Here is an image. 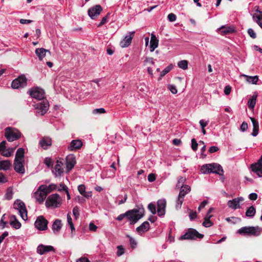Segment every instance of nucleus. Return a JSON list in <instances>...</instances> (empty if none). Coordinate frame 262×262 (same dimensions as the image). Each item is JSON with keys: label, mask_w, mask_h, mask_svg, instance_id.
I'll use <instances>...</instances> for the list:
<instances>
[{"label": "nucleus", "mask_w": 262, "mask_h": 262, "mask_svg": "<svg viewBox=\"0 0 262 262\" xmlns=\"http://www.w3.org/2000/svg\"><path fill=\"white\" fill-rule=\"evenodd\" d=\"M76 163L75 156L73 154H70L67 156L66 164L67 172H69L73 168Z\"/></svg>", "instance_id": "nucleus-13"}, {"label": "nucleus", "mask_w": 262, "mask_h": 262, "mask_svg": "<svg viewBox=\"0 0 262 262\" xmlns=\"http://www.w3.org/2000/svg\"><path fill=\"white\" fill-rule=\"evenodd\" d=\"M253 125V132L251 135L253 137H256L258 134L259 130V124L258 122L254 118H250Z\"/></svg>", "instance_id": "nucleus-30"}, {"label": "nucleus", "mask_w": 262, "mask_h": 262, "mask_svg": "<svg viewBox=\"0 0 262 262\" xmlns=\"http://www.w3.org/2000/svg\"><path fill=\"white\" fill-rule=\"evenodd\" d=\"M168 89L170 91V92L173 94H176L177 93L178 91L175 85L171 84L168 85Z\"/></svg>", "instance_id": "nucleus-57"}, {"label": "nucleus", "mask_w": 262, "mask_h": 262, "mask_svg": "<svg viewBox=\"0 0 262 262\" xmlns=\"http://www.w3.org/2000/svg\"><path fill=\"white\" fill-rule=\"evenodd\" d=\"M178 66L183 70H186L188 68V61L186 60H181L178 63Z\"/></svg>", "instance_id": "nucleus-42"}, {"label": "nucleus", "mask_w": 262, "mask_h": 262, "mask_svg": "<svg viewBox=\"0 0 262 262\" xmlns=\"http://www.w3.org/2000/svg\"><path fill=\"white\" fill-rule=\"evenodd\" d=\"M28 93L29 95L33 98L41 100L45 98V92L39 88H34L30 89Z\"/></svg>", "instance_id": "nucleus-10"}, {"label": "nucleus", "mask_w": 262, "mask_h": 262, "mask_svg": "<svg viewBox=\"0 0 262 262\" xmlns=\"http://www.w3.org/2000/svg\"><path fill=\"white\" fill-rule=\"evenodd\" d=\"M105 112L104 108H96L92 111V113L94 115L104 114Z\"/></svg>", "instance_id": "nucleus-48"}, {"label": "nucleus", "mask_w": 262, "mask_h": 262, "mask_svg": "<svg viewBox=\"0 0 262 262\" xmlns=\"http://www.w3.org/2000/svg\"><path fill=\"white\" fill-rule=\"evenodd\" d=\"M145 64L147 63L150 64L151 65H154L155 62L154 61V59L152 57H145V60L144 61Z\"/></svg>", "instance_id": "nucleus-55"}, {"label": "nucleus", "mask_w": 262, "mask_h": 262, "mask_svg": "<svg viewBox=\"0 0 262 262\" xmlns=\"http://www.w3.org/2000/svg\"><path fill=\"white\" fill-rule=\"evenodd\" d=\"M78 190L79 193L83 195V194H84L86 192L85 185L83 184L79 185L78 186Z\"/></svg>", "instance_id": "nucleus-53"}, {"label": "nucleus", "mask_w": 262, "mask_h": 262, "mask_svg": "<svg viewBox=\"0 0 262 262\" xmlns=\"http://www.w3.org/2000/svg\"><path fill=\"white\" fill-rule=\"evenodd\" d=\"M62 203V199L57 193L49 195L46 201V206L47 208H56L59 207Z\"/></svg>", "instance_id": "nucleus-3"}, {"label": "nucleus", "mask_w": 262, "mask_h": 262, "mask_svg": "<svg viewBox=\"0 0 262 262\" xmlns=\"http://www.w3.org/2000/svg\"><path fill=\"white\" fill-rule=\"evenodd\" d=\"M258 80V77L257 76H248L247 81L252 84H256Z\"/></svg>", "instance_id": "nucleus-45"}, {"label": "nucleus", "mask_w": 262, "mask_h": 262, "mask_svg": "<svg viewBox=\"0 0 262 262\" xmlns=\"http://www.w3.org/2000/svg\"><path fill=\"white\" fill-rule=\"evenodd\" d=\"M63 163L61 161H57L52 171L56 177L60 176L63 173Z\"/></svg>", "instance_id": "nucleus-19"}, {"label": "nucleus", "mask_w": 262, "mask_h": 262, "mask_svg": "<svg viewBox=\"0 0 262 262\" xmlns=\"http://www.w3.org/2000/svg\"><path fill=\"white\" fill-rule=\"evenodd\" d=\"M251 168L253 172H255L258 177H262V156L257 162L251 165Z\"/></svg>", "instance_id": "nucleus-15"}, {"label": "nucleus", "mask_w": 262, "mask_h": 262, "mask_svg": "<svg viewBox=\"0 0 262 262\" xmlns=\"http://www.w3.org/2000/svg\"><path fill=\"white\" fill-rule=\"evenodd\" d=\"M243 199L242 198H235L232 200H229L228 201L227 205L228 207L233 209H236L237 208H239V202L241 201H243Z\"/></svg>", "instance_id": "nucleus-22"}, {"label": "nucleus", "mask_w": 262, "mask_h": 262, "mask_svg": "<svg viewBox=\"0 0 262 262\" xmlns=\"http://www.w3.org/2000/svg\"><path fill=\"white\" fill-rule=\"evenodd\" d=\"M54 247L52 246H45L40 244L37 247V253L40 255H43L50 251H54Z\"/></svg>", "instance_id": "nucleus-20"}, {"label": "nucleus", "mask_w": 262, "mask_h": 262, "mask_svg": "<svg viewBox=\"0 0 262 262\" xmlns=\"http://www.w3.org/2000/svg\"><path fill=\"white\" fill-rule=\"evenodd\" d=\"M184 197L180 195H178V197L177 199L176 202V209L178 210L181 208L182 205L184 202Z\"/></svg>", "instance_id": "nucleus-36"}, {"label": "nucleus", "mask_w": 262, "mask_h": 262, "mask_svg": "<svg viewBox=\"0 0 262 262\" xmlns=\"http://www.w3.org/2000/svg\"><path fill=\"white\" fill-rule=\"evenodd\" d=\"M24 161V160H14V169L16 172L21 174L25 173Z\"/></svg>", "instance_id": "nucleus-16"}, {"label": "nucleus", "mask_w": 262, "mask_h": 262, "mask_svg": "<svg viewBox=\"0 0 262 262\" xmlns=\"http://www.w3.org/2000/svg\"><path fill=\"white\" fill-rule=\"evenodd\" d=\"M249 198L251 200L255 201L257 198V194L256 193H251L249 194Z\"/></svg>", "instance_id": "nucleus-63"}, {"label": "nucleus", "mask_w": 262, "mask_h": 262, "mask_svg": "<svg viewBox=\"0 0 262 262\" xmlns=\"http://www.w3.org/2000/svg\"><path fill=\"white\" fill-rule=\"evenodd\" d=\"M248 128V124L245 122H243L241 126V130L243 132H245Z\"/></svg>", "instance_id": "nucleus-60"}, {"label": "nucleus", "mask_w": 262, "mask_h": 262, "mask_svg": "<svg viewBox=\"0 0 262 262\" xmlns=\"http://www.w3.org/2000/svg\"><path fill=\"white\" fill-rule=\"evenodd\" d=\"M62 227L61 222L59 219H56L52 225V229L54 234H57L60 231Z\"/></svg>", "instance_id": "nucleus-26"}, {"label": "nucleus", "mask_w": 262, "mask_h": 262, "mask_svg": "<svg viewBox=\"0 0 262 262\" xmlns=\"http://www.w3.org/2000/svg\"><path fill=\"white\" fill-rule=\"evenodd\" d=\"M48 221L45 217L40 215L36 218L34 226L36 229L40 231H45L48 229Z\"/></svg>", "instance_id": "nucleus-8"}, {"label": "nucleus", "mask_w": 262, "mask_h": 262, "mask_svg": "<svg viewBox=\"0 0 262 262\" xmlns=\"http://www.w3.org/2000/svg\"><path fill=\"white\" fill-rule=\"evenodd\" d=\"M253 19L257 23V24L262 28V14L253 15Z\"/></svg>", "instance_id": "nucleus-40"}, {"label": "nucleus", "mask_w": 262, "mask_h": 262, "mask_svg": "<svg viewBox=\"0 0 262 262\" xmlns=\"http://www.w3.org/2000/svg\"><path fill=\"white\" fill-rule=\"evenodd\" d=\"M102 11V8L100 5H96L91 7L88 11V15L92 19L96 18Z\"/></svg>", "instance_id": "nucleus-12"}, {"label": "nucleus", "mask_w": 262, "mask_h": 262, "mask_svg": "<svg viewBox=\"0 0 262 262\" xmlns=\"http://www.w3.org/2000/svg\"><path fill=\"white\" fill-rule=\"evenodd\" d=\"M186 181V179L185 177H179L178 178V182L176 185V187L177 188H179L181 186H185V185L184 184V183H185Z\"/></svg>", "instance_id": "nucleus-38"}, {"label": "nucleus", "mask_w": 262, "mask_h": 262, "mask_svg": "<svg viewBox=\"0 0 262 262\" xmlns=\"http://www.w3.org/2000/svg\"><path fill=\"white\" fill-rule=\"evenodd\" d=\"M15 148H6L2 152L1 155L6 157H10L13 155Z\"/></svg>", "instance_id": "nucleus-37"}, {"label": "nucleus", "mask_w": 262, "mask_h": 262, "mask_svg": "<svg viewBox=\"0 0 262 262\" xmlns=\"http://www.w3.org/2000/svg\"><path fill=\"white\" fill-rule=\"evenodd\" d=\"M159 40L154 34H151V38L150 41V51L153 52L158 46Z\"/></svg>", "instance_id": "nucleus-29"}, {"label": "nucleus", "mask_w": 262, "mask_h": 262, "mask_svg": "<svg viewBox=\"0 0 262 262\" xmlns=\"http://www.w3.org/2000/svg\"><path fill=\"white\" fill-rule=\"evenodd\" d=\"M201 171L204 174L213 173L220 175H223L224 172L222 167L217 163L203 165L201 167Z\"/></svg>", "instance_id": "nucleus-2"}, {"label": "nucleus", "mask_w": 262, "mask_h": 262, "mask_svg": "<svg viewBox=\"0 0 262 262\" xmlns=\"http://www.w3.org/2000/svg\"><path fill=\"white\" fill-rule=\"evenodd\" d=\"M177 16L173 13H170L168 15V19L169 21L173 22L176 20Z\"/></svg>", "instance_id": "nucleus-58"}, {"label": "nucleus", "mask_w": 262, "mask_h": 262, "mask_svg": "<svg viewBox=\"0 0 262 262\" xmlns=\"http://www.w3.org/2000/svg\"><path fill=\"white\" fill-rule=\"evenodd\" d=\"M14 209L18 210L19 214L23 220H28L27 210L25 203L20 200H16L13 204Z\"/></svg>", "instance_id": "nucleus-6"}, {"label": "nucleus", "mask_w": 262, "mask_h": 262, "mask_svg": "<svg viewBox=\"0 0 262 262\" xmlns=\"http://www.w3.org/2000/svg\"><path fill=\"white\" fill-rule=\"evenodd\" d=\"M47 193L45 190L40 189V186L38 190L34 193V197L39 203H42L46 198Z\"/></svg>", "instance_id": "nucleus-17"}, {"label": "nucleus", "mask_w": 262, "mask_h": 262, "mask_svg": "<svg viewBox=\"0 0 262 262\" xmlns=\"http://www.w3.org/2000/svg\"><path fill=\"white\" fill-rule=\"evenodd\" d=\"M127 237L129 238V244L132 249H135L137 245V243L136 240L129 235H127Z\"/></svg>", "instance_id": "nucleus-46"}, {"label": "nucleus", "mask_w": 262, "mask_h": 262, "mask_svg": "<svg viewBox=\"0 0 262 262\" xmlns=\"http://www.w3.org/2000/svg\"><path fill=\"white\" fill-rule=\"evenodd\" d=\"M68 188V187L63 183L59 184V185H57V188H56V190H57L58 191H65L67 190V189Z\"/></svg>", "instance_id": "nucleus-50"}, {"label": "nucleus", "mask_w": 262, "mask_h": 262, "mask_svg": "<svg viewBox=\"0 0 262 262\" xmlns=\"http://www.w3.org/2000/svg\"><path fill=\"white\" fill-rule=\"evenodd\" d=\"M248 33L249 35V36L253 39H254L256 37V34L252 28H249L248 30Z\"/></svg>", "instance_id": "nucleus-56"}, {"label": "nucleus", "mask_w": 262, "mask_h": 262, "mask_svg": "<svg viewBox=\"0 0 262 262\" xmlns=\"http://www.w3.org/2000/svg\"><path fill=\"white\" fill-rule=\"evenodd\" d=\"M173 68V66L172 64L168 65L166 67L161 73L160 74V79L165 76L166 74H167L169 72H170Z\"/></svg>", "instance_id": "nucleus-39"}, {"label": "nucleus", "mask_w": 262, "mask_h": 262, "mask_svg": "<svg viewBox=\"0 0 262 262\" xmlns=\"http://www.w3.org/2000/svg\"><path fill=\"white\" fill-rule=\"evenodd\" d=\"M149 229V224L147 221L144 222L140 226L136 228L137 232L140 235L147 232Z\"/></svg>", "instance_id": "nucleus-24"}, {"label": "nucleus", "mask_w": 262, "mask_h": 262, "mask_svg": "<svg viewBox=\"0 0 262 262\" xmlns=\"http://www.w3.org/2000/svg\"><path fill=\"white\" fill-rule=\"evenodd\" d=\"M47 52H48L50 54H51L49 50L44 48H37L35 50V53L40 60H42L45 57Z\"/></svg>", "instance_id": "nucleus-27"}, {"label": "nucleus", "mask_w": 262, "mask_h": 262, "mask_svg": "<svg viewBox=\"0 0 262 262\" xmlns=\"http://www.w3.org/2000/svg\"><path fill=\"white\" fill-rule=\"evenodd\" d=\"M27 84V79L24 75H21L12 81L11 86L13 89H17L23 88L25 87Z\"/></svg>", "instance_id": "nucleus-7"}, {"label": "nucleus", "mask_w": 262, "mask_h": 262, "mask_svg": "<svg viewBox=\"0 0 262 262\" xmlns=\"http://www.w3.org/2000/svg\"><path fill=\"white\" fill-rule=\"evenodd\" d=\"M10 224L14 228L18 229L20 228L21 224L17 220L16 217L14 215H12L10 216Z\"/></svg>", "instance_id": "nucleus-28"}, {"label": "nucleus", "mask_w": 262, "mask_h": 262, "mask_svg": "<svg viewBox=\"0 0 262 262\" xmlns=\"http://www.w3.org/2000/svg\"><path fill=\"white\" fill-rule=\"evenodd\" d=\"M135 34L134 31L129 32L128 35H126L123 40L120 42V46L122 48H126L128 47L132 42L133 36Z\"/></svg>", "instance_id": "nucleus-18"}, {"label": "nucleus", "mask_w": 262, "mask_h": 262, "mask_svg": "<svg viewBox=\"0 0 262 262\" xmlns=\"http://www.w3.org/2000/svg\"><path fill=\"white\" fill-rule=\"evenodd\" d=\"M256 211L255 208L251 206L248 208L246 212V215L249 217H252L254 216Z\"/></svg>", "instance_id": "nucleus-35"}, {"label": "nucleus", "mask_w": 262, "mask_h": 262, "mask_svg": "<svg viewBox=\"0 0 262 262\" xmlns=\"http://www.w3.org/2000/svg\"><path fill=\"white\" fill-rule=\"evenodd\" d=\"M57 188V184H51L48 186L45 185H41L40 189L45 190L47 194L54 190H56Z\"/></svg>", "instance_id": "nucleus-31"}, {"label": "nucleus", "mask_w": 262, "mask_h": 262, "mask_svg": "<svg viewBox=\"0 0 262 262\" xmlns=\"http://www.w3.org/2000/svg\"><path fill=\"white\" fill-rule=\"evenodd\" d=\"M147 178L148 181L152 182L156 180V176L154 173H150L149 174H148Z\"/></svg>", "instance_id": "nucleus-61"}, {"label": "nucleus", "mask_w": 262, "mask_h": 262, "mask_svg": "<svg viewBox=\"0 0 262 262\" xmlns=\"http://www.w3.org/2000/svg\"><path fill=\"white\" fill-rule=\"evenodd\" d=\"M117 255L118 256H121L124 253V248L121 245L118 246L117 247Z\"/></svg>", "instance_id": "nucleus-47"}, {"label": "nucleus", "mask_w": 262, "mask_h": 262, "mask_svg": "<svg viewBox=\"0 0 262 262\" xmlns=\"http://www.w3.org/2000/svg\"><path fill=\"white\" fill-rule=\"evenodd\" d=\"M40 146L44 149H48L52 145L51 139L49 137H44L39 141Z\"/></svg>", "instance_id": "nucleus-23"}, {"label": "nucleus", "mask_w": 262, "mask_h": 262, "mask_svg": "<svg viewBox=\"0 0 262 262\" xmlns=\"http://www.w3.org/2000/svg\"><path fill=\"white\" fill-rule=\"evenodd\" d=\"M258 232V228L254 227H243L237 231L239 234L249 235H257Z\"/></svg>", "instance_id": "nucleus-11"}, {"label": "nucleus", "mask_w": 262, "mask_h": 262, "mask_svg": "<svg viewBox=\"0 0 262 262\" xmlns=\"http://www.w3.org/2000/svg\"><path fill=\"white\" fill-rule=\"evenodd\" d=\"M82 142L79 139L73 140L68 148L70 151H74L79 149L82 146Z\"/></svg>", "instance_id": "nucleus-21"}, {"label": "nucleus", "mask_w": 262, "mask_h": 262, "mask_svg": "<svg viewBox=\"0 0 262 262\" xmlns=\"http://www.w3.org/2000/svg\"><path fill=\"white\" fill-rule=\"evenodd\" d=\"M11 163L8 160H0V170L6 171L10 169Z\"/></svg>", "instance_id": "nucleus-32"}, {"label": "nucleus", "mask_w": 262, "mask_h": 262, "mask_svg": "<svg viewBox=\"0 0 262 262\" xmlns=\"http://www.w3.org/2000/svg\"><path fill=\"white\" fill-rule=\"evenodd\" d=\"M157 213L159 216H163L165 213L166 201L164 199L159 200L157 202Z\"/></svg>", "instance_id": "nucleus-14"}, {"label": "nucleus", "mask_w": 262, "mask_h": 262, "mask_svg": "<svg viewBox=\"0 0 262 262\" xmlns=\"http://www.w3.org/2000/svg\"><path fill=\"white\" fill-rule=\"evenodd\" d=\"M13 197V191L12 189L10 188H9L7 190V192L5 194V198L6 200H10L12 199Z\"/></svg>", "instance_id": "nucleus-44"}, {"label": "nucleus", "mask_w": 262, "mask_h": 262, "mask_svg": "<svg viewBox=\"0 0 262 262\" xmlns=\"http://www.w3.org/2000/svg\"><path fill=\"white\" fill-rule=\"evenodd\" d=\"M144 211L143 208H134L120 214L116 217V220L121 221L126 217L130 222V224L134 225L143 217Z\"/></svg>", "instance_id": "nucleus-1"}, {"label": "nucleus", "mask_w": 262, "mask_h": 262, "mask_svg": "<svg viewBox=\"0 0 262 262\" xmlns=\"http://www.w3.org/2000/svg\"><path fill=\"white\" fill-rule=\"evenodd\" d=\"M49 106V103L45 101L35 104L34 107L36 110V115L37 116L44 115L48 110Z\"/></svg>", "instance_id": "nucleus-9"}, {"label": "nucleus", "mask_w": 262, "mask_h": 262, "mask_svg": "<svg viewBox=\"0 0 262 262\" xmlns=\"http://www.w3.org/2000/svg\"><path fill=\"white\" fill-rule=\"evenodd\" d=\"M89 260L87 257H81L78 258L76 262H89Z\"/></svg>", "instance_id": "nucleus-64"}, {"label": "nucleus", "mask_w": 262, "mask_h": 262, "mask_svg": "<svg viewBox=\"0 0 262 262\" xmlns=\"http://www.w3.org/2000/svg\"><path fill=\"white\" fill-rule=\"evenodd\" d=\"M73 214L75 217V218H77L79 215V208L77 206H75L74 207L73 209Z\"/></svg>", "instance_id": "nucleus-59"}, {"label": "nucleus", "mask_w": 262, "mask_h": 262, "mask_svg": "<svg viewBox=\"0 0 262 262\" xmlns=\"http://www.w3.org/2000/svg\"><path fill=\"white\" fill-rule=\"evenodd\" d=\"M5 214H4L1 219L0 221V228L3 229L5 228L7 222L5 221Z\"/></svg>", "instance_id": "nucleus-51"}, {"label": "nucleus", "mask_w": 262, "mask_h": 262, "mask_svg": "<svg viewBox=\"0 0 262 262\" xmlns=\"http://www.w3.org/2000/svg\"><path fill=\"white\" fill-rule=\"evenodd\" d=\"M219 30L222 35H226L233 33L235 31V29L233 27H231L229 26H222L219 29Z\"/></svg>", "instance_id": "nucleus-25"}, {"label": "nucleus", "mask_w": 262, "mask_h": 262, "mask_svg": "<svg viewBox=\"0 0 262 262\" xmlns=\"http://www.w3.org/2000/svg\"><path fill=\"white\" fill-rule=\"evenodd\" d=\"M122 196L120 195H119L118 197H117V200H116V203L118 205H120L123 203H124L126 201V200L127 199V194H125L124 195V198L123 199H122L121 200H118L119 198H122Z\"/></svg>", "instance_id": "nucleus-43"}, {"label": "nucleus", "mask_w": 262, "mask_h": 262, "mask_svg": "<svg viewBox=\"0 0 262 262\" xmlns=\"http://www.w3.org/2000/svg\"><path fill=\"white\" fill-rule=\"evenodd\" d=\"M208 202L207 200L203 201L198 207V210L200 211L202 208H204L208 204Z\"/></svg>", "instance_id": "nucleus-62"}, {"label": "nucleus", "mask_w": 262, "mask_h": 262, "mask_svg": "<svg viewBox=\"0 0 262 262\" xmlns=\"http://www.w3.org/2000/svg\"><path fill=\"white\" fill-rule=\"evenodd\" d=\"M5 136L8 141L12 142L19 139L21 136V133L15 128L8 127L5 129Z\"/></svg>", "instance_id": "nucleus-4"}, {"label": "nucleus", "mask_w": 262, "mask_h": 262, "mask_svg": "<svg viewBox=\"0 0 262 262\" xmlns=\"http://www.w3.org/2000/svg\"><path fill=\"white\" fill-rule=\"evenodd\" d=\"M25 150L23 148H19L15 154L14 160H24Z\"/></svg>", "instance_id": "nucleus-34"}, {"label": "nucleus", "mask_w": 262, "mask_h": 262, "mask_svg": "<svg viewBox=\"0 0 262 262\" xmlns=\"http://www.w3.org/2000/svg\"><path fill=\"white\" fill-rule=\"evenodd\" d=\"M198 144L195 139L191 140V148L193 150L196 151L198 149Z\"/></svg>", "instance_id": "nucleus-54"}, {"label": "nucleus", "mask_w": 262, "mask_h": 262, "mask_svg": "<svg viewBox=\"0 0 262 262\" xmlns=\"http://www.w3.org/2000/svg\"><path fill=\"white\" fill-rule=\"evenodd\" d=\"M204 237L203 234L200 233L193 228H189L185 233L180 237L181 239H191L195 240L197 239H202Z\"/></svg>", "instance_id": "nucleus-5"}, {"label": "nucleus", "mask_w": 262, "mask_h": 262, "mask_svg": "<svg viewBox=\"0 0 262 262\" xmlns=\"http://www.w3.org/2000/svg\"><path fill=\"white\" fill-rule=\"evenodd\" d=\"M256 96H253L248 101V104L249 108H253L256 104Z\"/></svg>", "instance_id": "nucleus-41"}, {"label": "nucleus", "mask_w": 262, "mask_h": 262, "mask_svg": "<svg viewBox=\"0 0 262 262\" xmlns=\"http://www.w3.org/2000/svg\"><path fill=\"white\" fill-rule=\"evenodd\" d=\"M212 223L210 220V217L207 219H204V221L203 223V225L205 227H209L212 225Z\"/></svg>", "instance_id": "nucleus-49"}, {"label": "nucleus", "mask_w": 262, "mask_h": 262, "mask_svg": "<svg viewBox=\"0 0 262 262\" xmlns=\"http://www.w3.org/2000/svg\"><path fill=\"white\" fill-rule=\"evenodd\" d=\"M180 188V192L179 195L184 197L187 194L190 192L191 188L190 186L185 185L184 186H181Z\"/></svg>", "instance_id": "nucleus-33"}, {"label": "nucleus", "mask_w": 262, "mask_h": 262, "mask_svg": "<svg viewBox=\"0 0 262 262\" xmlns=\"http://www.w3.org/2000/svg\"><path fill=\"white\" fill-rule=\"evenodd\" d=\"M148 208L152 213V214H155L156 213V208L155 204L150 203L148 205Z\"/></svg>", "instance_id": "nucleus-52"}]
</instances>
